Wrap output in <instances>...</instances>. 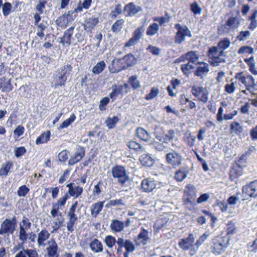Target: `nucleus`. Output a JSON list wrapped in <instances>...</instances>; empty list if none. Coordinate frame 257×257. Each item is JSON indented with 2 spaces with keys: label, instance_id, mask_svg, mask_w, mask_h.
<instances>
[{
  "label": "nucleus",
  "instance_id": "de8ad7c7",
  "mask_svg": "<svg viewBox=\"0 0 257 257\" xmlns=\"http://www.w3.org/2000/svg\"><path fill=\"white\" fill-rule=\"evenodd\" d=\"M118 121V118L117 116H114L113 117H108L105 121V123L107 127L111 129L115 126Z\"/></svg>",
  "mask_w": 257,
  "mask_h": 257
},
{
  "label": "nucleus",
  "instance_id": "13d9d810",
  "mask_svg": "<svg viewBox=\"0 0 257 257\" xmlns=\"http://www.w3.org/2000/svg\"><path fill=\"white\" fill-rule=\"evenodd\" d=\"M159 93V90L156 87L151 89L150 92L146 95L145 99L149 100L156 97Z\"/></svg>",
  "mask_w": 257,
  "mask_h": 257
},
{
  "label": "nucleus",
  "instance_id": "72a5a7b5",
  "mask_svg": "<svg viewBox=\"0 0 257 257\" xmlns=\"http://www.w3.org/2000/svg\"><path fill=\"white\" fill-rule=\"evenodd\" d=\"M12 166L13 163L11 162H7L3 163L2 165L1 168L0 169V176L5 177L7 176Z\"/></svg>",
  "mask_w": 257,
  "mask_h": 257
},
{
  "label": "nucleus",
  "instance_id": "8fccbe9b",
  "mask_svg": "<svg viewBox=\"0 0 257 257\" xmlns=\"http://www.w3.org/2000/svg\"><path fill=\"white\" fill-rule=\"evenodd\" d=\"M104 241L109 248H112L115 243H117V240L115 239L114 237L110 235H107Z\"/></svg>",
  "mask_w": 257,
  "mask_h": 257
},
{
  "label": "nucleus",
  "instance_id": "864d4df0",
  "mask_svg": "<svg viewBox=\"0 0 257 257\" xmlns=\"http://www.w3.org/2000/svg\"><path fill=\"white\" fill-rule=\"evenodd\" d=\"M219 48L213 46L210 48L208 50V57L209 59H210L215 56H219L220 53V50H219Z\"/></svg>",
  "mask_w": 257,
  "mask_h": 257
},
{
  "label": "nucleus",
  "instance_id": "c85d7f7f",
  "mask_svg": "<svg viewBox=\"0 0 257 257\" xmlns=\"http://www.w3.org/2000/svg\"><path fill=\"white\" fill-rule=\"evenodd\" d=\"M68 221L66 223V227L67 230L72 232L74 230L75 224L76 221L77 220L78 218L77 215H67Z\"/></svg>",
  "mask_w": 257,
  "mask_h": 257
},
{
  "label": "nucleus",
  "instance_id": "ddd939ff",
  "mask_svg": "<svg viewBox=\"0 0 257 257\" xmlns=\"http://www.w3.org/2000/svg\"><path fill=\"white\" fill-rule=\"evenodd\" d=\"M68 188V194L73 197L74 198H77L82 194L83 188L75 185L74 183H70L66 185Z\"/></svg>",
  "mask_w": 257,
  "mask_h": 257
},
{
  "label": "nucleus",
  "instance_id": "393cba45",
  "mask_svg": "<svg viewBox=\"0 0 257 257\" xmlns=\"http://www.w3.org/2000/svg\"><path fill=\"white\" fill-rule=\"evenodd\" d=\"M105 201L97 202L92 204L90 207L91 214L96 217L101 211Z\"/></svg>",
  "mask_w": 257,
  "mask_h": 257
},
{
  "label": "nucleus",
  "instance_id": "39448f33",
  "mask_svg": "<svg viewBox=\"0 0 257 257\" xmlns=\"http://www.w3.org/2000/svg\"><path fill=\"white\" fill-rule=\"evenodd\" d=\"M16 216H14L12 219H6L1 225L0 234H13L16 230Z\"/></svg>",
  "mask_w": 257,
  "mask_h": 257
},
{
  "label": "nucleus",
  "instance_id": "a18cd8bd",
  "mask_svg": "<svg viewBox=\"0 0 257 257\" xmlns=\"http://www.w3.org/2000/svg\"><path fill=\"white\" fill-rule=\"evenodd\" d=\"M13 6L9 2L5 3L2 6V12L4 16L7 17L11 13Z\"/></svg>",
  "mask_w": 257,
  "mask_h": 257
},
{
  "label": "nucleus",
  "instance_id": "09e8293b",
  "mask_svg": "<svg viewBox=\"0 0 257 257\" xmlns=\"http://www.w3.org/2000/svg\"><path fill=\"white\" fill-rule=\"evenodd\" d=\"M137 75H133L129 78V83L134 89H137L141 87L140 82L137 79Z\"/></svg>",
  "mask_w": 257,
  "mask_h": 257
},
{
  "label": "nucleus",
  "instance_id": "f257e3e1",
  "mask_svg": "<svg viewBox=\"0 0 257 257\" xmlns=\"http://www.w3.org/2000/svg\"><path fill=\"white\" fill-rule=\"evenodd\" d=\"M229 237L227 235L214 237L211 240L212 252L216 255L223 252L229 245Z\"/></svg>",
  "mask_w": 257,
  "mask_h": 257
},
{
  "label": "nucleus",
  "instance_id": "dca6fc26",
  "mask_svg": "<svg viewBox=\"0 0 257 257\" xmlns=\"http://www.w3.org/2000/svg\"><path fill=\"white\" fill-rule=\"evenodd\" d=\"M50 236V233L46 229H42L37 234V244L38 246L44 247L46 245L45 242L47 241Z\"/></svg>",
  "mask_w": 257,
  "mask_h": 257
},
{
  "label": "nucleus",
  "instance_id": "c756f323",
  "mask_svg": "<svg viewBox=\"0 0 257 257\" xmlns=\"http://www.w3.org/2000/svg\"><path fill=\"white\" fill-rule=\"evenodd\" d=\"M189 173L188 170L185 168H181L176 172L175 175V178L178 182L183 181Z\"/></svg>",
  "mask_w": 257,
  "mask_h": 257
},
{
  "label": "nucleus",
  "instance_id": "37998d69",
  "mask_svg": "<svg viewBox=\"0 0 257 257\" xmlns=\"http://www.w3.org/2000/svg\"><path fill=\"white\" fill-rule=\"evenodd\" d=\"M76 119V116L74 113H72L70 117L65 120L59 126L58 130H61L66 128L70 125Z\"/></svg>",
  "mask_w": 257,
  "mask_h": 257
},
{
  "label": "nucleus",
  "instance_id": "774afa93",
  "mask_svg": "<svg viewBox=\"0 0 257 257\" xmlns=\"http://www.w3.org/2000/svg\"><path fill=\"white\" fill-rule=\"evenodd\" d=\"M26 256L28 257H39L38 251L35 249L26 248L25 249Z\"/></svg>",
  "mask_w": 257,
  "mask_h": 257
},
{
  "label": "nucleus",
  "instance_id": "2eb2a0df",
  "mask_svg": "<svg viewBox=\"0 0 257 257\" xmlns=\"http://www.w3.org/2000/svg\"><path fill=\"white\" fill-rule=\"evenodd\" d=\"M200 55L197 51H191L188 52L184 55H182L180 57V59L181 61H185L188 60L189 62L192 63H195L199 60Z\"/></svg>",
  "mask_w": 257,
  "mask_h": 257
},
{
  "label": "nucleus",
  "instance_id": "6e6d98bb",
  "mask_svg": "<svg viewBox=\"0 0 257 257\" xmlns=\"http://www.w3.org/2000/svg\"><path fill=\"white\" fill-rule=\"evenodd\" d=\"M124 203L122 199L111 200L108 202V203L105 205V207L109 208L111 206H114L116 205H123Z\"/></svg>",
  "mask_w": 257,
  "mask_h": 257
},
{
  "label": "nucleus",
  "instance_id": "f03ea898",
  "mask_svg": "<svg viewBox=\"0 0 257 257\" xmlns=\"http://www.w3.org/2000/svg\"><path fill=\"white\" fill-rule=\"evenodd\" d=\"M111 174L114 178L121 185H124L129 181V176L124 168L120 165H115L111 169Z\"/></svg>",
  "mask_w": 257,
  "mask_h": 257
},
{
  "label": "nucleus",
  "instance_id": "49530a36",
  "mask_svg": "<svg viewBox=\"0 0 257 257\" xmlns=\"http://www.w3.org/2000/svg\"><path fill=\"white\" fill-rule=\"evenodd\" d=\"M104 187V183L99 181L94 187L92 191V194L94 196H98L102 191L103 188Z\"/></svg>",
  "mask_w": 257,
  "mask_h": 257
},
{
  "label": "nucleus",
  "instance_id": "603ef678",
  "mask_svg": "<svg viewBox=\"0 0 257 257\" xmlns=\"http://www.w3.org/2000/svg\"><path fill=\"white\" fill-rule=\"evenodd\" d=\"M72 66L69 64L65 65L57 69V72L60 73L64 76H67L72 70Z\"/></svg>",
  "mask_w": 257,
  "mask_h": 257
},
{
  "label": "nucleus",
  "instance_id": "58836bf2",
  "mask_svg": "<svg viewBox=\"0 0 257 257\" xmlns=\"http://www.w3.org/2000/svg\"><path fill=\"white\" fill-rule=\"evenodd\" d=\"M159 30V25L157 23H153L148 27L146 34L149 36H154L158 32Z\"/></svg>",
  "mask_w": 257,
  "mask_h": 257
},
{
  "label": "nucleus",
  "instance_id": "4468645a",
  "mask_svg": "<svg viewBox=\"0 0 257 257\" xmlns=\"http://www.w3.org/2000/svg\"><path fill=\"white\" fill-rule=\"evenodd\" d=\"M195 241V237L193 234H190L188 237L181 239L179 243L180 247L184 250L189 249L193 245Z\"/></svg>",
  "mask_w": 257,
  "mask_h": 257
},
{
  "label": "nucleus",
  "instance_id": "473e14b6",
  "mask_svg": "<svg viewBox=\"0 0 257 257\" xmlns=\"http://www.w3.org/2000/svg\"><path fill=\"white\" fill-rule=\"evenodd\" d=\"M98 23V17L92 16L85 20V27L89 29H92Z\"/></svg>",
  "mask_w": 257,
  "mask_h": 257
},
{
  "label": "nucleus",
  "instance_id": "cd10ccee",
  "mask_svg": "<svg viewBox=\"0 0 257 257\" xmlns=\"http://www.w3.org/2000/svg\"><path fill=\"white\" fill-rule=\"evenodd\" d=\"M0 88L3 92H9L12 90L13 87L11 84V79H7L5 77L1 79Z\"/></svg>",
  "mask_w": 257,
  "mask_h": 257
},
{
  "label": "nucleus",
  "instance_id": "6e6552de",
  "mask_svg": "<svg viewBox=\"0 0 257 257\" xmlns=\"http://www.w3.org/2000/svg\"><path fill=\"white\" fill-rule=\"evenodd\" d=\"M137 246H145L151 241V238L149 236V232L144 227L141 228V230L134 239Z\"/></svg>",
  "mask_w": 257,
  "mask_h": 257
},
{
  "label": "nucleus",
  "instance_id": "b1692460",
  "mask_svg": "<svg viewBox=\"0 0 257 257\" xmlns=\"http://www.w3.org/2000/svg\"><path fill=\"white\" fill-rule=\"evenodd\" d=\"M247 20L250 22L248 28L252 31H254L257 28V10L252 11L251 15Z\"/></svg>",
  "mask_w": 257,
  "mask_h": 257
},
{
  "label": "nucleus",
  "instance_id": "c03bdc74",
  "mask_svg": "<svg viewBox=\"0 0 257 257\" xmlns=\"http://www.w3.org/2000/svg\"><path fill=\"white\" fill-rule=\"evenodd\" d=\"M105 64L103 61H101L97 63L96 65L92 68V72L95 74L100 73L105 68Z\"/></svg>",
  "mask_w": 257,
  "mask_h": 257
},
{
  "label": "nucleus",
  "instance_id": "0eeeda50",
  "mask_svg": "<svg viewBox=\"0 0 257 257\" xmlns=\"http://www.w3.org/2000/svg\"><path fill=\"white\" fill-rule=\"evenodd\" d=\"M192 94L198 101L206 103L208 100L209 92L207 89L202 86H194L192 88Z\"/></svg>",
  "mask_w": 257,
  "mask_h": 257
},
{
  "label": "nucleus",
  "instance_id": "2f4dec72",
  "mask_svg": "<svg viewBox=\"0 0 257 257\" xmlns=\"http://www.w3.org/2000/svg\"><path fill=\"white\" fill-rule=\"evenodd\" d=\"M137 135L141 140L147 142L150 138L149 133L142 127H139L136 130Z\"/></svg>",
  "mask_w": 257,
  "mask_h": 257
},
{
  "label": "nucleus",
  "instance_id": "0e129e2a",
  "mask_svg": "<svg viewBox=\"0 0 257 257\" xmlns=\"http://www.w3.org/2000/svg\"><path fill=\"white\" fill-rule=\"evenodd\" d=\"M191 11L195 15L200 14L201 12V9L196 2L193 3L190 6Z\"/></svg>",
  "mask_w": 257,
  "mask_h": 257
},
{
  "label": "nucleus",
  "instance_id": "1a4fd4ad",
  "mask_svg": "<svg viewBox=\"0 0 257 257\" xmlns=\"http://www.w3.org/2000/svg\"><path fill=\"white\" fill-rule=\"evenodd\" d=\"M242 193L246 196L255 198L257 197V180L251 182L242 188Z\"/></svg>",
  "mask_w": 257,
  "mask_h": 257
},
{
  "label": "nucleus",
  "instance_id": "9b49d317",
  "mask_svg": "<svg viewBox=\"0 0 257 257\" xmlns=\"http://www.w3.org/2000/svg\"><path fill=\"white\" fill-rule=\"evenodd\" d=\"M122 62H125L124 57L122 58L114 59L111 62V66L109 68L111 73H117L123 69H126L125 65H123Z\"/></svg>",
  "mask_w": 257,
  "mask_h": 257
},
{
  "label": "nucleus",
  "instance_id": "423d86ee",
  "mask_svg": "<svg viewBox=\"0 0 257 257\" xmlns=\"http://www.w3.org/2000/svg\"><path fill=\"white\" fill-rule=\"evenodd\" d=\"M234 78L244 84L247 90L254 88L256 86L255 80L250 75H245L243 72H239L236 74Z\"/></svg>",
  "mask_w": 257,
  "mask_h": 257
},
{
  "label": "nucleus",
  "instance_id": "6ab92c4d",
  "mask_svg": "<svg viewBox=\"0 0 257 257\" xmlns=\"http://www.w3.org/2000/svg\"><path fill=\"white\" fill-rule=\"evenodd\" d=\"M127 12V16L133 17L142 10V8L136 5L134 3H130L126 5L124 9Z\"/></svg>",
  "mask_w": 257,
  "mask_h": 257
},
{
  "label": "nucleus",
  "instance_id": "e2e57ef3",
  "mask_svg": "<svg viewBox=\"0 0 257 257\" xmlns=\"http://www.w3.org/2000/svg\"><path fill=\"white\" fill-rule=\"evenodd\" d=\"M225 91L229 93H233L235 90V83L231 82L230 83H227L225 85Z\"/></svg>",
  "mask_w": 257,
  "mask_h": 257
},
{
  "label": "nucleus",
  "instance_id": "412c9836",
  "mask_svg": "<svg viewBox=\"0 0 257 257\" xmlns=\"http://www.w3.org/2000/svg\"><path fill=\"white\" fill-rule=\"evenodd\" d=\"M124 222L117 219L112 220L110 224L111 229L115 232H120L124 229Z\"/></svg>",
  "mask_w": 257,
  "mask_h": 257
},
{
  "label": "nucleus",
  "instance_id": "f8f14e48",
  "mask_svg": "<svg viewBox=\"0 0 257 257\" xmlns=\"http://www.w3.org/2000/svg\"><path fill=\"white\" fill-rule=\"evenodd\" d=\"M85 155L84 148L82 147L78 146L75 151V154L68 161V165L72 166L79 162Z\"/></svg>",
  "mask_w": 257,
  "mask_h": 257
},
{
  "label": "nucleus",
  "instance_id": "5701e85b",
  "mask_svg": "<svg viewBox=\"0 0 257 257\" xmlns=\"http://www.w3.org/2000/svg\"><path fill=\"white\" fill-rule=\"evenodd\" d=\"M127 146L132 150H134L137 153L140 154L146 152L145 148L140 143L135 141H130L127 143Z\"/></svg>",
  "mask_w": 257,
  "mask_h": 257
},
{
  "label": "nucleus",
  "instance_id": "69168bd1",
  "mask_svg": "<svg viewBox=\"0 0 257 257\" xmlns=\"http://www.w3.org/2000/svg\"><path fill=\"white\" fill-rule=\"evenodd\" d=\"M26 152V149L24 147L16 148L14 150L15 156L19 158L24 155Z\"/></svg>",
  "mask_w": 257,
  "mask_h": 257
},
{
  "label": "nucleus",
  "instance_id": "f3484780",
  "mask_svg": "<svg viewBox=\"0 0 257 257\" xmlns=\"http://www.w3.org/2000/svg\"><path fill=\"white\" fill-rule=\"evenodd\" d=\"M142 188L146 192H152L156 187L155 180L152 178L144 179L142 182Z\"/></svg>",
  "mask_w": 257,
  "mask_h": 257
},
{
  "label": "nucleus",
  "instance_id": "20e7f679",
  "mask_svg": "<svg viewBox=\"0 0 257 257\" xmlns=\"http://www.w3.org/2000/svg\"><path fill=\"white\" fill-rule=\"evenodd\" d=\"M183 157L181 153L172 150L166 155V160L167 164L173 168H176L181 166Z\"/></svg>",
  "mask_w": 257,
  "mask_h": 257
},
{
  "label": "nucleus",
  "instance_id": "4d7b16f0",
  "mask_svg": "<svg viewBox=\"0 0 257 257\" xmlns=\"http://www.w3.org/2000/svg\"><path fill=\"white\" fill-rule=\"evenodd\" d=\"M30 189L26 185L20 186L17 191L18 195L20 197H25L29 192Z\"/></svg>",
  "mask_w": 257,
  "mask_h": 257
},
{
  "label": "nucleus",
  "instance_id": "e433bc0d",
  "mask_svg": "<svg viewBox=\"0 0 257 257\" xmlns=\"http://www.w3.org/2000/svg\"><path fill=\"white\" fill-rule=\"evenodd\" d=\"M124 60L126 63L125 65L126 69L130 66L135 65L137 63L136 57L132 54H129L124 56Z\"/></svg>",
  "mask_w": 257,
  "mask_h": 257
},
{
  "label": "nucleus",
  "instance_id": "bf43d9fd",
  "mask_svg": "<svg viewBox=\"0 0 257 257\" xmlns=\"http://www.w3.org/2000/svg\"><path fill=\"white\" fill-rule=\"evenodd\" d=\"M230 129L235 134H239L243 131L242 127L237 122H232L230 125Z\"/></svg>",
  "mask_w": 257,
  "mask_h": 257
},
{
  "label": "nucleus",
  "instance_id": "680f3d73",
  "mask_svg": "<svg viewBox=\"0 0 257 257\" xmlns=\"http://www.w3.org/2000/svg\"><path fill=\"white\" fill-rule=\"evenodd\" d=\"M144 33V29L142 27H139L135 30L133 34V37L139 42L142 37Z\"/></svg>",
  "mask_w": 257,
  "mask_h": 257
},
{
  "label": "nucleus",
  "instance_id": "a211bd4d",
  "mask_svg": "<svg viewBox=\"0 0 257 257\" xmlns=\"http://www.w3.org/2000/svg\"><path fill=\"white\" fill-rule=\"evenodd\" d=\"M197 64H200L195 72V75L203 78V76L207 74L210 69L209 64L204 62H198Z\"/></svg>",
  "mask_w": 257,
  "mask_h": 257
},
{
  "label": "nucleus",
  "instance_id": "338daca9",
  "mask_svg": "<svg viewBox=\"0 0 257 257\" xmlns=\"http://www.w3.org/2000/svg\"><path fill=\"white\" fill-rule=\"evenodd\" d=\"M187 190L185 191V193L187 195L193 197L196 196V188L192 185H188L187 186Z\"/></svg>",
  "mask_w": 257,
  "mask_h": 257
},
{
  "label": "nucleus",
  "instance_id": "f704fd0d",
  "mask_svg": "<svg viewBox=\"0 0 257 257\" xmlns=\"http://www.w3.org/2000/svg\"><path fill=\"white\" fill-rule=\"evenodd\" d=\"M139 159L144 166H151L154 163V160L146 154L142 155Z\"/></svg>",
  "mask_w": 257,
  "mask_h": 257
},
{
  "label": "nucleus",
  "instance_id": "bb28decb",
  "mask_svg": "<svg viewBox=\"0 0 257 257\" xmlns=\"http://www.w3.org/2000/svg\"><path fill=\"white\" fill-rule=\"evenodd\" d=\"M225 62V53L221 54L220 53L219 56H217L209 59L210 64L214 67L220 66L221 64Z\"/></svg>",
  "mask_w": 257,
  "mask_h": 257
},
{
  "label": "nucleus",
  "instance_id": "a19ab883",
  "mask_svg": "<svg viewBox=\"0 0 257 257\" xmlns=\"http://www.w3.org/2000/svg\"><path fill=\"white\" fill-rule=\"evenodd\" d=\"M67 77L64 76L60 73L57 72L55 75V85L56 86H62L64 85Z\"/></svg>",
  "mask_w": 257,
  "mask_h": 257
},
{
  "label": "nucleus",
  "instance_id": "4be33fe9",
  "mask_svg": "<svg viewBox=\"0 0 257 257\" xmlns=\"http://www.w3.org/2000/svg\"><path fill=\"white\" fill-rule=\"evenodd\" d=\"M74 29V27L72 26L64 32L63 37L61 38L60 43H62L63 45L65 44L68 45H70L71 38L73 34Z\"/></svg>",
  "mask_w": 257,
  "mask_h": 257
},
{
  "label": "nucleus",
  "instance_id": "9d476101",
  "mask_svg": "<svg viewBox=\"0 0 257 257\" xmlns=\"http://www.w3.org/2000/svg\"><path fill=\"white\" fill-rule=\"evenodd\" d=\"M48 246L46 248L48 257H58V246L54 239H51L47 242Z\"/></svg>",
  "mask_w": 257,
  "mask_h": 257
},
{
  "label": "nucleus",
  "instance_id": "a878e982",
  "mask_svg": "<svg viewBox=\"0 0 257 257\" xmlns=\"http://www.w3.org/2000/svg\"><path fill=\"white\" fill-rule=\"evenodd\" d=\"M89 247L94 253H99L103 251V245L100 241L95 238L90 243Z\"/></svg>",
  "mask_w": 257,
  "mask_h": 257
},
{
  "label": "nucleus",
  "instance_id": "79ce46f5",
  "mask_svg": "<svg viewBox=\"0 0 257 257\" xmlns=\"http://www.w3.org/2000/svg\"><path fill=\"white\" fill-rule=\"evenodd\" d=\"M123 245L127 252H133L136 249L134 244L130 239H124L123 238Z\"/></svg>",
  "mask_w": 257,
  "mask_h": 257
},
{
  "label": "nucleus",
  "instance_id": "c9c22d12",
  "mask_svg": "<svg viewBox=\"0 0 257 257\" xmlns=\"http://www.w3.org/2000/svg\"><path fill=\"white\" fill-rule=\"evenodd\" d=\"M50 137V132L47 131L42 134L36 140V144L37 145L40 144H44L47 142Z\"/></svg>",
  "mask_w": 257,
  "mask_h": 257
},
{
  "label": "nucleus",
  "instance_id": "4c0bfd02",
  "mask_svg": "<svg viewBox=\"0 0 257 257\" xmlns=\"http://www.w3.org/2000/svg\"><path fill=\"white\" fill-rule=\"evenodd\" d=\"M19 229V238L22 242V244H24L28 239V236L29 235V233L27 232L28 229L22 227L21 223L20 224Z\"/></svg>",
  "mask_w": 257,
  "mask_h": 257
},
{
  "label": "nucleus",
  "instance_id": "3c124183",
  "mask_svg": "<svg viewBox=\"0 0 257 257\" xmlns=\"http://www.w3.org/2000/svg\"><path fill=\"white\" fill-rule=\"evenodd\" d=\"M251 33L248 31H242L240 32L237 36V39L239 41H246L250 36Z\"/></svg>",
  "mask_w": 257,
  "mask_h": 257
},
{
  "label": "nucleus",
  "instance_id": "aec40b11",
  "mask_svg": "<svg viewBox=\"0 0 257 257\" xmlns=\"http://www.w3.org/2000/svg\"><path fill=\"white\" fill-rule=\"evenodd\" d=\"M239 25V23L236 17H230L226 21L224 25L225 29L230 31L237 29Z\"/></svg>",
  "mask_w": 257,
  "mask_h": 257
},
{
  "label": "nucleus",
  "instance_id": "ea45409f",
  "mask_svg": "<svg viewBox=\"0 0 257 257\" xmlns=\"http://www.w3.org/2000/svg\"><path fill=\"white\" fill-rule=\"evenodd\" d=\"M124 20L123 19H120L117 20L112 26L111 28V30L113 33H117L120 32L122 28H123L124 24Z\"/></svg>",
  "mask_w": 257,
  "mask_h": 257
},
{
  "label": "nucleus",
  "instance_id": "5fc2aeb1",
  "mask_svg": "<svg viewBox=\"0 0 257 257\" xmlns=\"http://www.w3.org/2000/svg\"><path fill=\"white\" fill-rule=\"evenodd\" d=\"M191 62H188L186 64H182L181 65V70L185 75L189 74L192 70L194 68V65L190 64Z\"/></svg>",
  "mask_w": 257,
  "mask_h": 257
},
{
  "label": "nucleus",
  "instance_id": "7ed1b4c3",
  "mask_svg": "<svg viewBox=\"0 0 257 257\" xmlns=\"http://www.w3.org/2000/svg\"><path fill=\"white\" fill-rule=\"evenodd\" d=\"M177 32L175 36V42L181 44L185 40V37H191L192 34L189 28L185 25L177 23L175 25Z\"/></svg>",
  "mask_w": 257,
  "mask_h": 257
},
{
  "label": "nucleus",
  "instance_id": "052dcab7",
  "mask_svg": "<svg viewBox=\"0 0 257 257\" xmlns=\"http://www.w3.org/2000/svg\"><path fill=\"white\" fill-rule=\"evenodd\" d=\"M254 52V49L253 48L248 46H244L241 47L238 51V54H252Z\"/></svg>",
  "mask_w": 257,
  "mask_h": 257
},
{
  "label": "nucleus",
  "instance_id": "7c9ffc66",
  "mask_svg": "<svg viewBox=\"0 0 257 257\" xmlns=\"http://www.w3.org/2000/svg\"><path fill=\"white\" fill-rule=\"evenodd\" d=\"M231 44L230 41L227 38H225L220 40L218 43V47L220 50L221 54H225L224 50L228 48Z\"/></svg>",
  "mask_w": 257,
  "mask_h": 257
}]
</instances>
